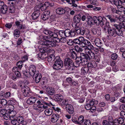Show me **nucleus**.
Here are the masks:
<instances>
[{
    "label": "nucleus",
    "mask_w": 125,
    "mask_h": 125,
    "mask_svg": "<svg viewBox=\"0 0 125 125\" xmlns=\"http://www.w3.org/2000/svg\"><path fill=\"white\" fill-rule=\"evenodd\" d=\"M38 105L34 104L33 108L39 113L43 111L44 109H46L44 111L45 115L46 116L50 115L53 113V110L52 109H47L50 106L49 103L45 102L43 100H38L37 102Z\"/></svg>",
    "instance_id": "nucleus-1"
},
{
    "label": "nucleus",
    "mask_w": 125,
    "mask_h": 125,
    "mask_svg": "<svg viewBox=\"0 0 125 125\" xmlns=\"http://www.w3.org/2000/svg\"><path fill=\"white\" fill-rule=\"evenodd\" d=\"M124 26L123 22L114 24L113 25V27L116 29V31L118 33V35L121 36L123 35V31L125 29Z\"/></svg>",
    "instance_id": "nucleus-2"
},
{
    "label": "nucleus",
    "mask_w": 125,
    "mask_h": 125,
    "mask_svg": "<svg viewBox=\"0 0 125 125\" xmlns=\"http://www.w3.org/2000/svg\"><path fill=\"white\" fill-rule=\"evenodd\" d=\"M63 66V61L61 59L59 56H56L53 66V69L55 70H59L62 68Z\"/></svg>",
    "instance_id": "nucleus-3"
},
{
    "label": "nucleus",
    "mask_w": 125,
    "mask_h": 125,
    "mask_svg": "<svg viewBox=\"0 0 125 125\" xmlns=\"http://www.w3.org/2000/svg\"><path fill=\"white\" fill-rule=\"evenodd\" d=\"M76 32L78 34H80L82 35H83L84 34L87 35L88 38L90 40H93L94 39L93 37L89 38V36L90 35V31L88 29L85 28L83 27L78 28V29L76 30Z\"/></svg>",
    "instance_id": "nucleus-4"
},
{
    "label": "nucleus",
    "mask_w": 125,
    "mask_h": 125,
    "mask_svg": "<svg viewBox=\"0 0 125 125\" xmlns=\"http://www.w3.org/2000/svg\"><path fill=\"white\" fill-rule=\"evenodd\" d=\"M64 65L66 68L68 70H72L73 69V62L69 58H66L64 60Z\"/></svg>",
    "instance_id": "nucleus-5"
},
{
    "label": "nucleus",
    "mask_w": 125,
    "mask_h": 125,
    "mask_svg": "<svg viewBox=\"0 0 125 125\" xmlns=\"http://www.w3.org/2000/svg\"><path fill=\"white\" fill-rule=\"evenodd\" d=\"M93 20L94 23L97 25H100L102 26L105 24L104 21H103V18L101 16L97 17L94 16L93 17Z\"/></svg>",
    "instance_id": "nucleus-6"
},
{
    "label": "nucleus",
    "mask_w": 125,
    "mask_h": 125,
    "mask_svg": "<svg viewBox=\"0 0 125 125\" xmlns=\"http://www.w3.org/2000/svg\"><path fill=\"white\" fill-rule=\"evenodd\" d=\"M89 101V102L88 101H86V104L85 106V109L87 110L90 109L92 106L94 105L95 104H97L98 103V101L95 100L94 99L90 100Z\"/></svg>",
    "instance_id": "nucleus-7"
},
{
    "label": "nucleus",
    "mask_w": 125,
    "mask_h": 125,
    "mask_svg": "<svg viewBox=\"0 0 125 125\" xmlns=\"http://www.w3.org/2000/svg\"><path fill=\"white\" fill-rule=\"evenodd\" d=\"M51 49L45 47H43L40 49V52L38 54V59H42V52H50L51 51Z\"/></svg>",
    "instance_id": "nucleus-8"
},
{
    "label": "nucleus",
    "mask_w": 125,
    "mask_h": 125,
    "mask_svg": "<svg viewBox=\"0 0 125 125\" xmlns=\"http://www.w3.org/2000/svg\"><path fill=\"white\" fill-rule=\"evenodd\" d=\"M70 10L68 8H59L56 10V13L59 15H62L65 13V12H69Z\"/></svg>",
    "instance_id": "nucleus-9"
},
{
    "label": "nucleus",
    "mask_w": 125,
    "mask_h": 125,
    "mask_svg": "<svg viewBox=\"0 0 125 125\" xmlns=\"http://www.w3.org/2000/svg\"><path fill=\"white\" fill-rule=\"evenodd\" d=\"M110 1L112 3L114 4L117 7L122 4L125 5V0H110Z\"/></svg>",
    "instance_id": "nucleus-10"
},
{
    "label": "nucleus",
    "mask_w": 125,
    "mask_h": 125,
    "mask_svg": "<svg viewBox=\"0 0 125 125\" xmlns=\"http://www.w3.org/2000/svg\"><path fill=\"white\" fill-rule=\"evenodd\" d=\"M0 10L1 13L4 14L6 13L7 11V7L4 4L2 1L0 2Z\"/></svg>",
    "instance_id": "nucleus-11"
},
{
    "label": "nucleus",
    "mask_w": 125,
    "mask_h": 125,
    "mask_svg": "<svg viewBox=\"0 0 125 125\" xmlns=\"http://www.w3.org/2000/svg\"><path fill=\"white\" fill-rule=\"evenodd\" d=\"M33 76L34 80L37 83H38L40 82L42 77L41 74L39 73L38 72H36V73L34 74Z\"/></svg>",
    "instance_id": "nucleus-12"
},
{
    "label": "nucleus",
    "mask_w": 125,
    "mask_h": 125,
    "mask_svg": "<svg viewBox=\"0 0 125 125\" xmlns=\"http://www.w3.org/2000/svg\"><path fill=\"white\" fill-rule=\"evenodd\" d=\"M64 31L66 37H68L70 36L73 37H74L75 35V31L74 29L71 31L68 29L65 30Z\"/></svg>",
    "instance_id": "nucleus-13"
},
{
    "label": "nucleus",
    "mask_w": 125,
    "mask_h": 125,
    "mask_svg": "<svg viewBox=\"0 0 125 125\" xmlns=\"http://www.w3.org/2000/svg\"><path fill=\"white\" fill-rule=\"evenodd\" d=\"M46 93L48 95H52L55 94V91L54 88L51 87H48L46 89Z\"/></svg>",
    "instance_id": "nucleus-14"
},
{
    "label": "nucleus",
    "mask_w": 125,
    "mask_h": 125,
    "mask_svg": "<svg viewBox=\"0 0 125 125\" xmlns=\"http://www.w3.org/2000/svg\"><path fill=\"white\" fill-rule=\"evenodd\" d=\"M81 53V57L82 59H83V64H82V65H85L87 63V62L88 60H90L88 54H85L84 53Z\"/></svg>",
    "instance_id": "nucleus-15"
},
{
    "label": "nucleus",
    "mask_w": 125,
    "mask_h": 125,
    "mask_svg": "<svg viewBox=\"0 0 125 125\" xmlns=\"http://www.w3.org/2000/svg\"><path fill=\"white\" fill-rule=\"evenodd\" d=\"M107 30V32L109 35L111 36L115 37L117 35H118V33L116 31V29L113 27V28H109Z\"/></svg>",
    "instance_id": "nucleus-16"
},
{
    "label": "nucleus",
    "mask_w": 125,
    "mask_h": 125,
    "mask_svg": "<svg viewBox=\"0 0 125 125\" xmlns=\"http://www.w3.org/2000/svg\"><path fill=\"white\" fill-rule=\"evenodd\" d=\"M29 71L31 75V76L34 75V74L36 73V72H38V71H36V66L34 65H32L30 66Z\"/></svg>",
    "instance_id": "nucleus-17"
},
{
    "label": "nucleus",
    "mask_w": 125,
    "mask_h": 125,
    "mask_svg": "<svg viewBox=\"0 0 125 125\" xmlns=\"http://www.w3.org/2000/svg\"><path fill=\"white\" fill-rule=\"evenodd\" d=\"M56 45V43L54 41H51L49 40L47 42H44L43 45V47H52L55 46Z\"/></svg>",
    "instance_id": "nucleus-18"
},
{
    "label": "nucleus",
    "mask_w": 125,
    "mask_h": 125,
    "mask_svg": "<svg viewBox=\"0 0 125 125\" xmlns=\"http://www.w3.org/2000/svg\"><path fill=\"white\" fill-rule=\"evenodd\" d=\"M124 119L122 117H119L114 119V125H120L124 123Z\"/></svg>",
    "instance_id": "nucleus-19"
},
{
    "label": "nucleus",
    "mask_w": 125,
    "mask_h": 125,
    "mask_svg": "<svg viewBox=\"0 0 125 125\" xmlns=\"http://www.w3.org/2000/svg\"><path fill=\"white\" fill-rule=\"evenodd\" d=\"M37 100V98L36 97L32 96L30 97L27 100V103L30 105L33 104H34L36 101Z\"/></svg>",
    "instance_id": "nucleus-20"
},
{
    "label": "nucleus",
    "mask_w": 125,
    "mask_h": 125,
    "mask_svg": "<svg viewBox=\"0 0 125 125\" xmlns=\"http://www.w3.org/2000/svg\"><path fill=\"white\" fill-rule=\"evenodd\" d=\"M66 108L67 112L70 114H72L74 112V108L73 106L70 104L66 105Z\"/></svg>",
    "instance_id": "nucleus-21"
},
{
    "label": "nucleus",
    "mask_w": 125,
    "mask_h": 125,
    "mask_svg": "<svg viewBox=\"0 0 125 125\" xmlns=\"http://www.w3.org/2000/svg\"><path fill=\"white\" fill-rule=\"evenodd\" d=\"M50 12L49 11H45L42 14L41 17L43 20L48 19L50 16Z\"/></svg>",
    "instance_id": "nucleus-22"
},
{
    "label": "nucleus",
    "mask_w": 125,
    "mask_h": 125,
    "mask_svg": "<svg viewBox=\"0 0 125 125\" xmlns=\"http://www.w3.org/2000/svg\"><path fill=\"white\" fill-rule=\"evenodd\" d=\"M105 17L110 20V22L111 23L115 22L117 21L118 20H120L119 19V17L118 18V17H116L115 18H113L112 15H106Z\"/></svg>",
    "instance_id": "nucleus-23"
},
{
    "label": "nucleus",
    "mask_w": 125,
    "mask_h": 125,
    "mask_svg": "<svg viewBox=\"0 0 125 125\" xmlns=\"http://www.w3.org/2000/svg\"><path fill=\"white\" fill-rule=\"evenodd\" d=\"M23 94L25 96H28L29 92V88L27 86H25L23 88Z\"/></svg>",
    "instance_id": "nucleus-24"
},
{
    "label": "nucleus",
    "mask_w": 125,
    "mask_h": 125,
    "mask_svg": "<svg viewBox=\"0 0 125 125\" xmlns=\"http://www.w3.org/2000/svg\"><path fill=\"white\" fill-rule=\"evenodd\" d=\"M87 67L89 69L96 68L97 66V64L94 61H92L88 62L87 64Z\"/></svg>",
    "instance_id": "nucleus-25"
},
{
    "label": "nucleus",
    "mask_w": 125,
    "mask_h": 125,
    "mask_svg": "<svg viewBox=\"0 0 125 125\" xmlns=\"http://www.w3.org/2000/svg\"><path fill=\"white\" fill-rule=\"evenodd\" d=\"M54 97L55 100L58 102H61L62 101L63 98L62 95L60 94H55Z\"/></svg>",
    "instance_id": "nucleus-26"
},
{
    "label": "nucleus",
    "mask_w": 125,
    "mask_h": 125,
    "mask_svg": "<svg viewBox=\"0 0 125 125\" xmlns=\"http://www.w3.org/2000/svg\"><path fill=\"white\" fill-rule=\"evenodd\" d=\"M19 69H18L16 67H14L12 69V71L15 73V75H16V76L17 77H20L21 75V73L19 71Z\"/></svg>",
    "instance_id": "nucleus-27"
},
{
    "label": "nucleus",
    "mask_w": 125,
    "mask_h": 125,
    "mask_svg": "<svg viewBox=\"0 0 125 125\" xmlns=\"http://www.w3.org/2000/svg\"><path fill=\"white\" fill-rule=\"evenodd\" d=\"M59 118V116L57 114H53L51 116V121L52 122H56Z\"/></svg>",
    "instance_id": "nucleus-28"
},
{
    "label": "nucleus",
    "mask_w": 125,
    "mask_h": 125,
    "mask_svg": "<svg viewBox=\"0 0 125 125\" xmlns=\"http://www.w3.org/2000/svg\"><path fill=\"white\" fill-rule=\"evenodd\" d=\"M94 41V42L95 45L98 47H100L103 45L101 41L99 39H96Z\"/></svg>",
    "instance_id": "nucleus-29"
},
{
    "label": "nucleus",
    "mask_w": 125,
    "mask_h": 125,
    "mask_svg": "<svg viewBox=\"0 0 125 125\" xmlns=\"http://www.w3.org/2000/svg\"><path fill=\"white\" fill-rule=\"evenodd\" d=\"M88 25H91L94 24L93 19L91 16H89L87 20H86Z\"/></svg>",
    "instance_id": "nucleus-30"
},
{
    "label": "nucleus",
    "mask_w": 125,
    "mask_h": 125,
    "mask_svg": "<svg viewBox=\"0 0 125 125\" xmlns=\"http://www.w3.org/2000/svg\"><path fill=\"white\" fill-rule=\"evenodd\" d=\"M84 121V117L82 115L80 116L78 119V124L80 125H83Z\"/></svg>",
    "instance_id": "nucleus-31"
},
{
    "label": "nucleus",
    "mask_w": 125,
    "mask_h": 125,
    "mask_svg": "<svg viewBox=\"0 0 125 125\" xmlns=\"http://www.w3.org/2000/svg\"><path fill=\"white\" fill-rule=\"evenodd\" d=\"M50 36L53 38L54 39H55L54 40L57 42H59L60 41L58 37L57 34L53 32Z\"/></svg>",
    "instance_id": "nucleus-32"
},
{
    "label": "nucleus",
    "mask_w": 125,
    "mask_h": 125,
    "mask_svg": "<svg viewBox=\"0 0 125 125\" xmlns=\"http://www.w3.org/2000/svg\"><path fill=\"white\" fill-rule=\"evenodd\" d=\"M40 13L39 12L34 11L31 15L32 19L33 20L37 19L39 16Z\"/></svg>",
    "instance_id": "nucleus-33"
},
{
    "label": "nucleus",
    "mask_w": 125,
    "mask_h": 125,
    "mask_svg": "<svg viewBox=\"0 0 125 125\" xmlns=\"http://www.w3.org/2000/svg\"><path fill=\"white\" fill-rule=\"evenodd\" d=\"M81 17L79 15H76L73 17V23H79L81 20Z\"/></svg>",
    "instance_id": "nucleus-34"
},
{
    "label": "nucleus",
    "mask_w": 125,
    "mask_h": 125,
    "mask_svg": "<svg viewBox=\"0 0 125 125\" xmlns=\"http://www.w3.org/2000/svg\"><path fill=\"white\" fill-rule=\"evenodd\" d=\"M10 121L11 122V123L13 125H18V124L17 119H16V117L14 119L13 117H12L11 119H9Z\"/></svg>",
    "instance_id": "nucleus-35"
},
{
    "label": "nucleus",
    "mask_w": 125,
    "mask_h": 125,
    "mask_svg": "<svg viewBox=\"0 0 125 125\" xmlns=\"http://www.w3.org/2000/svg\"><path fill=\"white\" fill-rule=\"evenodd\" d=\"M16 112L13 110V111H8V114H9V119H11L12 117L14 118L15 116Z\"/></svg>",
    "instance_id": "nucleus-36"
},
{
    "label": "nucleus",
    "mask_w": 125,
    "mask_h": 125,
    "mask_svg": "<svg viewBox=\"0 0 125 125\" xmlns=\"http://www.w3.org/2000/svg\"><path fill=\"white\" fill-rule=\"evenodd\" d=\"M89 70V68L88 67H83L81 69V73L83 74H86L88 72Z\"/></svg>",
    "instance_id": "nucleus-37"
},
{
    "label": "nucleus",
    "mask_w": 125,
    "mask_h": 125,
    "mask_svg": "<svg viewBox=\"0 0 125 125\" xmlns=\"http://www.w3.org/2000/svg\"><path fill=\"white\" fill-rule=\"evenodd\" d=\"M18 123H23L24 122V118L23 117L21 116H20L16 117Z\"/></svg>",
    "instance_id": "nucleus-38"
},
{
    "label": "nucleus",
    "mask_w": 125,
    "mask_h": 125,
    "mask_svg": "<svg viewBox=\"0 0 125 125\" xmlns=\"http://www.w3.org/2000/svg\"><path fill=\"white\" fill-rule=\"evenodd\" d=\"M72 25L73 27L75 28V30H74L75 32L76 31V30L78 29V28H80L79 25V23H73Z\"/></svg>",
    "instance_id": "nucleus-39"
},
{
    "label": "nucleus",
    "mask_w": 125,
    "mask_h": 125,
    "mask_svg": "<svg viewBox=\"0 0 125 125\" xmlns=\"http://www.w3.org/2000/svg\"><path fill=\"white\" fill-rule=\"evenodd\" d=\"M55 57L53 54H51L49 56H48L47 57L48 61L49 62H50L52 61H53L54 60H55Z\"/></svg>",
    "instance_id": "nucleus-40"
},
{
    "label": "nucleus",
    "mask_w": 125,
    "mask_h": 125,
    "mask_svg": "<svg viewBox=\"0 0 125 125\" xmlns=\"http://www.w3.org/2000/svg\"><path fill=\"white\" fill-rule=\"evenodd\" d=\"M14 73V72L12 71L9 74V77L13 80H15L17 79V77L15 75Z\"/></svg>",
    "instance_id": "nucleus-41"
},
{
    "label": "nucleus",
    "mask_w": 125,
    "mask_h": 125,
    "mask_svg": "<svg viewBox=\"0 0 125 125\" xmlns=\"http://www.w3.org/2000/svg\"><path fill=\"white\" fill-rule=\"evenodd\" d=\"M75 50L77 52L81 53L83 51L82 48L78 46H76L74 47Z\"/></svg>",
    "instance_id": "nucleus-42"
},
{
    "label": "nucleus",
    "mask_w": 125,
    "mask_h": 125,
    "mask_svg": "<svg viewBox=\"0 0 125 125\" xmlns=\"http://www.w3.org/2000/svg\"><path fill=\"white\" fill-rule=\"evenodd\" d=\"M88 55L89 57L90 60V59H92L95 58V54L94 52L92 51H90L89 52L88 54Z\"/></svg>",
    "instance_id": "nucleus-43"
},
{
    "label": "nucleus",
    "mask_w": 125,
    "mask_h": 125,
    "mask_svg": "<svg viewBox=\"0 0 125 125\" xmlns=\"http://www.w3.org/2000/svg\"><path fill=\"white\" fill-rule=\"evenodd\" d=\"M60 102L59 104L61 105H65L66 106V105L68 104V100L66 99H64L62 101Z\"/></svg>",
    "instance_id": "nucleus-44"
},
{
    "label": "nucleus",
    "mask_w": 125,
    "mask_h": 125,
    "mask_svg": "<svg viewBox=\"0 0 125 125\" xmlns=\"http://www.w3.org/2000/svg\"><path fill=\"white\" fill-rule=\"evenodd\" d=\"M108 122L110 125H114V120L112 116H109L108 118Z\"/></svg>",
    "instance_id": "nucleus-45"
},
{
    "label": "nucleus",
    "mask_w": 125,
    "mask_h": 125,
    "mask_svg": "<svg viewBox=\"0 0 125 125\" xmlns=\"http://www.w3.org/2000/svg\"><path fill=\"white\" fill-rule=\"evenodd\" d=\"M51 51L50 52H42V59H46V58H47L48 55V53H51V52L53 50L52 49H51Z\"/></svg>",
    "instance_id": "nucleus-46"
},
{
    "label": "nucleus",
    "mask_w": 125,
    "mask_h": 125,
    "mask_svg": "<svg viewBox=\"0 0 125 125\" xmlns=\"http://www.w3.org/2000/svg\"><path fill=\"white\" fill-rule=\"evenodd\" d=\"M7 101L5 99H3L1 100L0 103L3 106L7 105Z\"/></svg>",
    "instance_id": "nucleus-47"
},
{
    "label": "nucleus",
    "mask_w": 125,
    "mask_h": 125,
    "mask_svg": "<svg viewBox=\"0 0 125 125\" xmlns=\"http://www.w3.org/2000/svg\"><path fill=\"white\" fill-rule=\"evenodd\" d=\"M43 32L45 34L50 36L53 32L49 30H43Z\"/></svg>",
    "instance_id": "nucleus-48"
},
{
    "label": "nucleus",
    "mask_w": 125,
    "mask_h": 125,
    "mask_svg": "<svg viewBox=\"0 0 125 125\" xmlns=\"http://www.w3.org/2000/svg\"><path fill=\"white\" fill-rule=\"evenodd\" d=\"M65 31H60L59 32V34L60 37L62 38L66 37Z\"/></svg>",
    "instance_id": "nucleus-49"
},
{
    "label": "nucleus",
    "mask_w": 125,
    "mask_h": 125,
    "mask_svg": "<svg viewBox=\"0 0 125 125\" xmlns=\"http://www.w3.org/2000/svg\"><path fill=\"white\" fill-rule=\"evenodd\" d=\"M76 61V62H82V64H83V61L81 57V53L80 54V56L77 57L75 58Z\"/></svg>",
    "instance_id": "nucleus-50"
},
{
    "label": "nucleus",
    "mask_w": 125,
    "mask_h": 125,
    "mask_svg": "<svg viewBox=\"0 0 125 125\" xmlns=\"http://www.w3.org/2000/svg\"><path fill=\"white\" fill-rule=\"evenodd\" d=\"M23 62L22 61H18L17 63V65L20 70L22 67V65H23Z\"/></svg>",
    "instance_id": "nucleus-51"
},
{
    "label": "nucleus",
    "mask_w": 125,
    "mask_h": 125,
    "mask_svg": "<svg viewBox=\"0 0 125 125\" xmlns=\"http://www.w3.org/2000/svg\"><path fill=\"white\" fill-rule=\"evenodd\" d=\"M111 10L113 14H119V11H118V9L117 10L116 8L112 7L111 8Z\"/></svg>",
    "instance_id": "nucleus-52"
},
{
    "label": "nucleus",
    "mask_w": 125,
    "mask_h": 125,
    "mask_svg": "<svg viewBox=\"0 0 125 125\" xmlns=\"http://www.w3.org/2000/svg\"><path fill=\"white\" fill-rule=\"evenodd\" d=\"M117 8L118 10L119 11V12H122L123 11L124 12L125 11V8L122 6L121 5L118 7Z\"/></svg>",
    "instance_id": "nucleus-53"
},
{
    "label": "nucleus",
    "mask_w": 125,
    "mask_h": 125,
    "mask_svg": "<svg viewBox=\"0 0 125 125\" xmlns=\"http://www.w3.org/2000/svg\"><path fill=\"white\" fill-rule=\"evenodd\" d=\"M20 34V31L18 29H16L14 31V35L17 37H19Z\"/></svg>",
    "instance_id": "nucleus-54"
},
{
    "label": "nucleus",
    "mask_w": 125,
    "mask_h": 125,
    "mask_svg": "<svg viewBox=\"0 0 125 125\" xmlns=\"http://www.w3.org/2000/svg\"><path fill=\"white\" fill-rule=\"evenodd\" d=\"M22 73L26 77H30V76H31L29 72L28 71H23Z\"/></svg>",
    "instance_id": "nucleus-55"
},
{
    "label": "nucleus",
    "mask_w": 125,
    "mask_h": 125,
    "mask_svg": "<svg viewBox=\"0 0 125 125\" xmlns=\"http://www.w3.org/2000/svg\"><path fill=\"white\" fill-rule=\"evenodd\" d=\"M42 38H43L44 40L45 41L44 42H47L51 40V38L49 36H42Z\"/></svg>",
    "instance_id": "nucleus-56"
},
{
    "label": "nucleus",
    "mask_w": 125,
    "mask_h": 125,
    "mask_svg": "<svg viewBox=\"0 0 125 125\" xmlns=\"http://www.w3.org/2000/svg\"><path fill=\"white\" fill-rule=\"evenodd\" d=\"M120 51L123 52L122 56L123 57L125 58V49L123 47H121L120 49Z\"/></svg>",
    "instance_id": "nucleus-57"
},
{
    "label": "nucleus",
    "mask_w": 125,
    "mask_h": 125,
    "mask_svg": "<svg viewBox=\"0 0 125 125\" xmlns=\"http://www.w3.org/2000/svg\"><path fill=\"white\" fill-rule=\"evenodd\" d=\"M105 23V25L104 26V30H107L109 29L108 28H111L109 25V22H106L105 23Z\"/></svg>",
    "instance_id": "nucleus-58"
},
{
    "label": "nucleus",
    "mask_w": 125,
    "mask_h": 125,
    "mask_svg": "<svg viewBox=\"0 0 125 125\" xmlns=\"http://www.w3.org/2000/svg\"><path fill=\"white\" fill-rule=\"evenodd\" d=\"M67 44L69 45L72 46L73 45L74 43L73 40L72 39H69L67 40Z\"/></svg>",
    "instance_id": "nucleus-59"
},
{
    "label": "nucleus",
    "mask_w": 125,
    "mask_h": 125,
    "mask_svg": "<svg viewBox=\"0 0 125 125\" xmlns=\"http://www.w3.org/2000/svg\"><path fill=\"white\" fill-rule=\"evenodd\" d=\"M7 110L5 109H1L0 110V116H3V115L6 113Z\"/></svg>",
    "instance_id": "nucleus-60"
},
{
    "label": "nucleus",
    "mask_w": 125,
    "mask_h": 125,
    "mask_svg": "<svg viewBox=\"0 0 125 125\" xmlns=\"http://www.w3.org/2000/svg\"><path fill=\"white\" fill-rule=\"evenodd\" d=\"M40 5H36L34 7V11L39 12L40 13Z\"/></svg>",
    "instance_id": "nucleus-61"
},
{
    "label": "nucleus",
    "mask_w": 125,
    "mask_h": 125,
    "mask_svg": "<svg viewBox=\"0 0 125 125\" xmlns=\"http://www.w3.org/2000/svg\"><path fill=\"white\" fill-rule=\"evenodd\" d=\"M22 61L24 62L28 60V57L27 55H24L21 57Z\"/></svg>",
    "instance_id": "nucleus-62"
},
{
    "label": "nucleus",
    "mask_w": 125,
    "mask_h": 125,
    "mask_svg": "<svg viewBox=\"0 0 125 125\" xmlns=\"http://www.w3.org/2000/svg\"><path fill=\"white\" fill-rule=\"evenodd\" d=\"M70 85H72L73 86H77L78 85V82L77 81H74L73 80Z\"/></svg>",
    "instance_id": "nucleus-63"
},
{
    "label": "nucleus",
    "mask_w": 125,
    "mask_h": 125,
    "mask_svg": "<svg viewBox=\"0 0 125 125\" xmlns=\"http://www.w3.org/2000/svg\"><path fill=\"white\" fill-rule=\"evenodd\" d=\"M91 125V123L90 121L89 120H86L83 122V125Z\"/></svg>",
    "instance_id": "nucleus-64"
}]
</instances>
